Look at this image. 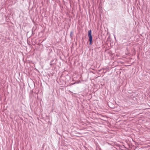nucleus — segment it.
<instances>
[{"label":"nucleus","mask_w":150,"mask_h":150,"mask_svg":"<svg viewBox=\"0 0 150 150\" xmlns=\"http://www.w3.org/2000/svg\"><path fill=\"white\" fill-rule=\"evenodd\" d=\"M92 31L91 30L88 31V36L89 38L88 40L89 42V45H91L93 44V37L91 35Z\"/></svg>","instance_id":"obj_1"},{"label":"nucleus","mask_w":150,"mask_h":150,"mask_svg":"<svg viewBox=\"0 0 150 150\" xmlns=\"http://www.w3.org/2000/svg\"><path fill=\"white\" fill-rule=\"evenodd\" d=\"M54 60H52L51 62H50V65H51V66H53V63H52L53 61H54Z\"/></svg>","instance_id":"obj_2"},{"label":"nucleus","mask_w":150,"mask_h":150,"mask_svg":"<svg viewBox=\"0 0 150 150\" xmlns=\"http://www.w3.org/2000/svg\"><path fill=\"white\" fill-rule=\"evenodd\" d=\"M72 33H73V32L72 31H71L70 32V36L71 37H72Z\"/></svg>","instance_id":"obj_3"},{"label":"nucleus","mask_w":150,"mask_h":150,"mask_svg":"<svg viewBox=\"0 0 150 150\" xmlns=\"http://www.w3.org/2000/svg\"><path fill=\"white\" fill-rule=\"evenodd\" d=\"M32 33H33V31H32Z\"/></svg>","instance_id":"obj_4"},{"label":"nucleus","mask_w":150,"mask_h":150,"mask_svg":"<svg viewBox=\"0 0 150 150\" xmlns=\"http://www.w3.org/2000/svg\"><path fill=\"white\" fill-rule=\"evenodd\" d=\"M101 71V70H99V71Z\"/></svg>","instance_id":"obj_5"}]
</instances>
